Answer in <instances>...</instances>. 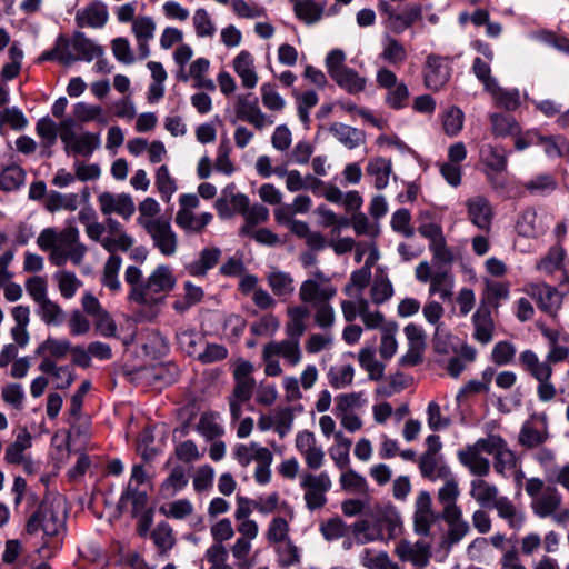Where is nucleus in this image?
I'll return each mask as SVG.
<instances>
[{
    "label": "nucleus",
    "instance_id": "f257e3e1",
    "mask_svg": "<svg viewBox=\"0 0 569 569\" xmlns=\"http://www.w3.org/2000/svg\"><path fill=\"white\" fill-rule=\"evenodd\" d=\"M124 280L130 287L128 299L146 308H153L164 301L176 286L171 267L160 264L143 279L142 271L136 266L127 267Z\"/></svg>",
    "mask_w": 569,
    "mask_h": 569
},
{
    "label": "nucleus",
    "instance_id": "f03ea898",
    "mask_svg": "<svg viewBox=\"0 0 569 569\" xmlns=\"http://www.w3.org/2000/svg\"><path fill=\"white\" fill-rule=\"evenodd\" d=\"M38 247L49 252V261L54 267H63L68 261L73 266L82 264L88 247L80 241V232L72 223L58 231L43 229L37 238Z\"/></svg>",
    "mask_w": 569,
    "mask_h": 569
},
{
    "label": "nucleus",
    "instance_id": "7ed1b4c3",
    "mask_svg": "<svg viewBox=\"0 0 569 569\" xmlns=\"http://www.w3.org/2000/svg\"><path fill=\"white\" fill-rule=\"evenodd\" d=\"M66 511L61 500L43 501L38 510L28 519L26 531L29 535L43 531L46 536L54 537L64 529Z\"/></svg>",
    "mask_w": 569,
    "mask_h": 569
},
{
    "label": "nucleus",
    "instance_id": "20e7f679",
    "mask_svg": "<svg viewBox=\"0 0 569 569\" xmlns=\"http://www.w3.org/2000/svg\"><path fill=\"white\" fill-rule=\"evenodd\" d=\"M76 121L66 118L59 123V137L64 146V151L74 156L90 157L101 144L100 134L93 132L74 131Z\"/></svg>",
    "mask_w": 569,
    "mask_h": 569
},
{
    "label": "nucleus",
    "instance_id": "39448f33",
    "mask_svg": "<svg viewBox=\"0 0 569 569\" xmlns=\"http://www.w3.org/2000/svg\"><path fill=\"white\" fill-rule=\"evenodd\" d=\"M59 61L68 64L78 60L91 61L103 53L101 46L94 43L82 32H76L71 40L59 39Z\"/></svg>",
    "mask_w": 569,
    "mask_h": 569
},
{
    "label": "nucleus",
    "instance_id": "423d86ee",
    "mask_svg": "<svg viewBox=\"0 0 569 569\" xmlns=\"http://www.w3.org/2000/svg\"><path fill=\"white\" fill-rule=\"evenodd\" d=\"M449 61L448 57H441L431 53L426 59L423 69L425 86L433 91H439L451 77V67L446 63Z\"/></svg>",
    "mask_w": 569,
    "mask_h": 569
},
{
    "label": "nucleus",
    "instance_id": "0eeeda50",
    "mask_svg": "<svg viewBox=\"0 0 569 569\" xmlns=\"http://www.w3.org/2000/svg\"><path fill=\"white\" fill-rule=\"evenodd\" d=\"M98 204L102 214L114 213L124 220H129L136 211L133 199L129 193L104 191L98 196Z\"/></svg>",
    "mask_w": 569,
    "mask_h": 569
},
{
    "label": "nucleus",
    "instance_id": "6e6552de",
    "mask_svg": "<svg viewBox=\"0 0 569 569\" xmlns=\"http://www.w3.org/2000/svg\"><path fill=\"white\" fill-rule=\"evenodd\" d=\"M152 240L153 247L166 257H171L178 249V236L172 230L170 221L162 220L144 230Z\"/></svg>",
    "mask_w": 569,
    "mask_h": 569
},
{
    "label": "nucleus",
    "instance_id": "1a4fd4ad",
    "mask_svg": "<svg viewBox=\"0 0 569 569\" xmlns=\"http://www.w3.org/2000/svg\"><path fill=\"white\" fill-rule=\"evenodd\" d=\"M156 29L157 24L149 16H139L132 21V33L137 41L140 59L149 57V41L154 37Z\"/></svg>",
    "mask_w": 569,
    "mask_h": 569
},
{
    "label": "nucleus",
    "instance_id": "9d476101",
    "mask_svg": "<svg viewBox=\"0 0 569 569\" xmlns=\"http://www.w3.org/2000/svg\"><path fill=\"white\" fill-rule=\"evenodd\" d=\"M237 116L243 121H248L257 129H262L266 126V114L258 106V98L248 93L238 97Z\"/></svg>",
    "mask_w": 569,
    "mask_h": 569
},
{
    "label": "nucleus",
    "instance_id": "9b49d317",
    "mask_svg": "<svg viewBox=\"0 0 569 569\" xmlns=\"http://www.w3.org/2000/svg\"><path fill=\"white\" fill-rule=\"evenodd\" d=\"M108 18L107 6L100 1H93L76 12V22L80 28H102L107 23Z\"/></svg>",
    "mask_w": 569,
    "mask_h": 569
},
{
    "label": "nucleus",
    "instance_id": "f8f14e48",
    "mask_svg": "<svg viewBox=\"0 0 569 569\" xmlns=\"http://www.w3.org/2000/svg\"><path fill=\"white\" fill-rule=\"evenodd\" d=\"M180 348L191 357H197L203 363L213 360L212 352L208 345L202 346L201 339L191 331H182L177 336Z\"/></svg>",
    "mask_w": 569,
    "mask_h": 569
},
{
    "label": "nucleus",
    "instance_id": "ddd939ff",
    "mask_svg": "<svg viewBox=\"0 0 569 569\" xmlns=\"http://www.w3.org/2000/svg\"><path fill=\"white\" fill-rule=\"evenodd\" d=\"M39 370L52 377L57 389H67L74 381L73 370L69 366H57L56 361L43 358L39 365Z\"/></svg>",
    "mask_w": 569,
    "mask_h": 569
},
{
    "label": "nucleus",
    "instance_id": "4468645a",
    "mask_svg": "<svg viewBox=\"0 0 569 569\" xmlns=\"http://www.w3.org/2000/svg\"><path fill=\"white\" fill-rule=\"evenodd\" d=\"M472 323L475 327L473 338L482 345H487L492 340L495 323L491 312L486 307H479L472 315Z\"/></svg>",
    "mask_w": 569,
    "mask_h": 569
},
{
    "label": "nucleus",
    "instance_id": "2eb2a0df",
    "mask_svg": "<svg viewBox=\"0 0 569 569\" xmlns=\"http://www.w3.org/2000/svg\"><path fill=\"white\" fill-rule=\"evenodd\" d=\"M250 206L248 196L238 192L231 194V199L218 198L216 199V210L221 219H230L236 213L246 214Z\"/></svg>",
    "mask_w": 569,
    "mask_h": 569
},
{
    "label": "nucleus",
    "instance_id": "dca6fc26",
    "mask_svg": "<svg viewBox=\"0 0 569 569\" xmlns=\"http://www.w3.org/2000/svg\"><path fill=\"white\" fill-rule=\"evenodd\" d=\"M32 437L27 428H21L13 442L7 446L4 460L9 465H18L23 458L28 457L26 450L31 448Z\"/></svg>",
    "mask_w": 569,
    "mask_h": 569
},
{
    "label": "nucleus",
    "instance_id": "f3484780",
    "mask_svg": "<svg viewBox=\"0 0 569 569\" xmlns=\"http://www.w3.org/2000/svg\"><path fill=\"white\" fill-rule=\"evenodd\" d=\"M233 69L241 78L242 86L252 89L257 86L258 76L253 68V57L247 51L242 50L233 60Z\"/></svg>",
    "mask_w": 569,
    "mask_h": 569
},
{
    "label": "nucleus",
    "instance_id": "a211bd4d",
    "mask_svg": "<svg viewBox=\"0 0 569 569\" xmlns=\"http://www.w3.org/2000/svg\"><path fill=\"white\" fill-rule=\"evenodd\" d=\"M467 206L470 221L479 229H489L492 219L489 201L483 197H478L469 200Z\"/></svg>",
    "mask_w": 569,
    "mask_h": 569
},
{
    "label": "nucleus",
    "instance_id": "6ab92c4d",
    "mask_svg": "<svg viewBox=\"0 0 569 569\" xmlns=\"http://www.w3.org/2000/svg\"><path fill=\"white\" fill-rule=\"evenodd\" d=\"M480 159L492 172L500 173L507 169L508 159L502 147L483 144L480 148Z\"/></svg>",
    "mask_w": 569,
    "mask_h": 569
},
{
    "label": "nucleus",
    "instance_id": "aec40b11",
    "mask_svg": "<svg viewBox=\"0 0 569 569\" xmlns=\"http://www.w3.org/2000/svg\"><path fill=\"white\" fill-rule=\"evenodd\" d=\"M339 88L348 92L349 94H357L365 90L367 80L360 77L359 73L350 68H343L338 76L331 78Z\"/></svg>",
    "mask_w": 569,
    "mask_h": 569
},
{
    "label": "nucleus",
    "instance_id": "412c9836",
    "mask_svg": "<svg viewBox=\"0 0 569 569\" xmlns=\"http://www.w3.org/2000/svg\"><path fill=\"white\" fill-rule=\"evenodd\" d=\"M71 348L69 340L49 337L38 347L37 353L54 361L64 359Z\"/></svg>",
    "mask_w": 569,
    "mask_h": 569
},
{
    "label": "nucleus",
    "instance_id": "4be33fe9",
    "mask_svg": "<svg viewBox=\"0 0 569 569\" xmlns=\"http://www.w3.org/2000/svg\"><path fill=\"white\" fill-rule=\"evenodd\" d=\"M160 211L161 207L156 199L151 197L143 199L138 206L139 216L137 221L139 226L146 230L162 220H167L159 216Z\"/></svg>",
    "mask_w": 569,
    "mask_h": 569
},
{
    "label": "nucleus",
    "instance_id": "5701e85b",
    "mask_svg": "<svg viewBox=\"0 0 569 569\" xmlns=\"http://www.w3.org/2000/svg\"><path fill=\"white\" fill-rule=\"evenodd\" d=\"M211 213L204 212L194 216L192 211L178 210L176 214V223L181 229L189 232H201L211 221Z\"/></svg>",
    "mask_w": 569,
    "mask_h": 569
},
{
    "label": "nucleus",
    "instance_id": "b1692460",
    "mask_svg": "<svg viewBox=\"0 0 569 569\" xmlns=\"http://www.w3.org/2000/svg\"><path fill=\"white\" fill-rule=\"evenodd\" d=\"M121 264L122 259L118 254H110L103 264L101 282L112 292H118L121 289V282L118 277Z\"/></svg>",
    "mask_w": 569,
    "mask_h": 569
},
{
    "label": "nucleus",
    "instance_id": "393cba45",
    "mask_svg": "<svg viewBox=\"0 0 569 569\" xmlns=\"http://www.w3.org/2000/svg\"><path fill=\"white\" fill-rule=\"evenodd\" d=\"M44 208L53 213L59 210L76 211L78 209V196L74 193L63 194L52 191L44 199Z\"/></svg>",
    "mask_w": 569,
    "mask_h": 569
},
{
    "label": "nucleus",
    "instance_id": "a878e982",
    "mask_svg": "<svg viewBox=\"0 0 569 569\" xmlns=\"http://www.w3.org/2000/svg\"><path fill=\"white\" fill-rule=\"evenodd\" d=\"M156 188L164 202H169L178 189L176 179L170 174L166 164L160 166L154 173Z\"/></svg>",
    "mask_w": 569,
    "mask_h": 569
},
{
    "label": "nucleus",
    "instance_id": "bb28decb",
    "mask_svg": "<svg viewBox=\"0 0 569 569\" xmlns=\"http://www.w3.org/2000/svg\"><path fill=\"white\" fill-rule=\"evenodd\" d=\"M492 133L496 137L516 136L520 132V126L512 116L492 113L490 116Z\"/></svg>",
    "mask_w": 569,
    "mask_h": 569
},
{
    "label": "nucleus",
    "instance_id": "cd10ccee",
    "mask_svg": "<svg viewBox=\"0 0 569 569\" xmlns=\"http://www.w3.org/2000/svg\"><path fill=\"white\" fill-rule=\"evenodd\" d=\"M421 18V4H412L408 7L402 13H397L395 21L390 23V29L397 34L402 33L406 29L413 26Z\"/></svg>",
    "mask_w": 569,
    "mask_h": 569
},
{
    "label": "nucleus",
    "instance_id": "c85d7f7f",
    "mask_svg": "<svg viewBox=\"0 0 569 569\" xmlns=\"http://www.w3.org/2000/svg\"><path fill=\"white\" fill-rule=\"evenodd\" d=\"M26 180V171L17 166L6 167L0 173V190L10 192L18 190Z\"/></svg>",
    "mask_w": 569,
    "mask_h": 569
},
{
    "label": "nucleus",
    "instance_id": "c756f323",
    "mask_svg": "<svg viewBox=\"0 0 569 569\" xmlns=\"http://www.w3.org/2000/svg\"><path fill=\"white\" fill-rule=\"evenodd\" d=\"M537 211L528 207L519 216L516 229L519 236L525 238H537L540 236L541 230L536 226Z\"/></svg>",
    "mask_w": 569,
    "mask_h": 569
},
{
    "label": "nucleus",
    "instance_id": "7c9ffc66",
    "mask_svg": "<svg viewBox=\"0 0 569 569\" xmlns=\"http://www.w3.org/2000/svg\"><path fill=\"white\" fill-rule=\"evenodd\" d=\"M398 330V325L395 321H390L385 323L382 327V336H381V343L379 348V352L381 358L385 360L391 359L398 348V342L396 339V332Z\"/></svg>",
    "mask_w": 569,
    "mask_h": 569
},
{
    "label": "nucleus",
    "instance_id": "2f4dec72",
    "mask_svg": "<svg viewBox=\"0 0 569 569\" xmlns=\"http://www.w3.org/2000/svg\"><path fill=\"white\" fill-rule=\"evenodd\" d=\"M336 445L329 449V455L339 469H345L349 465V450L351 440L345 438L342 432L335 433Z\"/></svg>",
    "mask_w": 569,
    "mask_h": 569
},
{
    "label": "nucleus",
    "instance_id": "473e14b6",
    "mask_svg": "<svg viewBox=\"0 0 569 569\" xmlns=\"http://www.w3.org/2000/svg\"><path fill=\"white\" fill-rule=\"evenodd\" d=\"M59 291L66 299L72 298L76 292L82 287V281L76 276L74 272L61 270L54 273Z\"/></svg>",
    "mask_w": 569,
    "mask_h": 569
},
{
    "label": "nucleus",
    "instance_id": "72a5a7b5",
    "mask_svg": "<svg viewBox=\"0 0 569 569\" xmlns=\"http://www.w3.org/2000/svg\"><path fill=\"white\" fill-rule=\"evenodd\" d=\"M558 187L556 178L550 173H541L525 183V189L531 194L547 196Z\"/></svg>",
    "mask_w": 569,
    "mask_h": 569
},
{
    "label": "nucleus",
    "instance_id": "f704fd0d",
    "mask_svg": "<svg viewBox=\"0 0 569 569\" xmlns=\"http://www.w3.org/2000/svg\"><path fill=\"white\" fill-rule=\"evenodd\" d=\"M296 17L307 24H312L320 20L323 13V7L316 3L315 0H302L293 6Z\"/></svg>",
    "mask_w": 569,
    "mask_h": 569
},
{
    "label": "nucleus",
    "instance_id": "c9c22d12",
    "mask_svg": "<svg viewBox=\"0 0 569 569\" xmlns=\"http://www.w3.org/2000/svg\"><path fill=\"white\" fill-rule=\"evenodd\" d=\"M120 502L122 505L130 503L131 505V513L133 517L142 516L146 513H150L147 510L148 505V496L146 492L132 489L129 485L128 489L122 493L120 498Z\"/></svg>",
    "mask_w": 569,
    "mask_h": 569
},
{
    "label": "nucleus",
    "instance_id": "e433bc0d",
    "mask_svg": "<svg viewBox=\"0 0 569 569\" xmlns=\"http://www.w3.org/2000/svg\"><path fill=\"white\" fill-rule=\"evenodd\" d=\"M548 158H562L569 153V140L562 136H545L541 142Z\"/></svg>",
    "mask_w": 569,
    "mask_h": 569
},
{
    "label": "nucleus",
    "instance_id": "4c0bfd02",
    "mask_svg": "<svg viewBox=\"0 0 569 569\" xmlns=\"http://www.w3.org/2000/svg\"><path fill=\"white\" fill-rule=\"evenodd\" d=\"M133 242V238L128 233L106 234L103 240H100L101 247L110 254H117V251L127 252Z\"/></svg>",
    "mask_w": 569,
    "mask_h": 569
},
{
    "label": "nucleus",
    "instance_id": "58836bf2",
    "mask_svg": "<svg viewBox=\"0 0 569 569\" xmlns=\"http://www.w3.org/2000/svg\"><path fill=\"white\" fill-rule=\"evenodd\" d=\"M210 61L204 58L194 60L189 68V76L193 80V86L199 89L212 88V82L206 74L209 72Z\"/></svg>",
    "mask_w": 569,
    "mask_h": 569
},
{
    "label": "nucleus",
    "instance_id": "ea45409f",
    "mask_svg": "<svg viewBox=\"0 0 569 569\" xmlns=\"http://www.w3.org/2000/svg\"><path fill=\"white\" fill-rule=\"evenodd\" d=\"M470 495L483 507L493 502L498 495V489L493 485L487 483L485 480L477 479L471 481Z\"/></svg>",
    "mask_w": 569,
    "mask_h": 569
},
{
    "label": "nucleus",
    "instance_id": "a19ab883",
    "mask_svg": "<svg viewBox=\"0 0 569 569\" xmlns=\"http://www.w3.org/2000/svg\"><path fill=\"white\" fill-rule=\"evenodd\" d=\"M188 483V479L182 467H174L169 477L163 481L160 491L163 497H172Z\"/></svg>",
    "mask_w": 569,
    "mask_h": 569
},
{
    "label": "nucleus",
    "instance_id": "79ce46f5",
    "mask_svg": "<svg viewBox=\"0 0 569 569\" xmlns=\"http://www.w3.org/2000/svg\"><path fill=\"white\" fill-rule=\"evenodd\" d=\"M184 295L182 298H178L173 302V309L178 312H183L191 306L198 303L202 297L203 291L200 287L192 284L191 282H186L183 284Z\"/></svg>",
    "mask_w": 569,
    "mask_h": 569
},
{
    "label": "nucleus",
    "instance_id": "37998d69",
    "mask_svg": "<svg viewBox=\"0 0 569 569\" xmlns=\"http://www.w3.org/2000/svg\"><path fill=\"white\" fill-rule=\"evenodd\" d=\"M370 292L372 301L381 305L393 296V286L386 274H377Z\"/></svg>",
    "mask_w": 569,
    "mask_h": 569
},
{
    "label": "nucleus",
    "instance_id": "c03bdc74",
    "mask_svg": "<svg viewBox=\"0 0 569 569\" xmlns=\"http://www.w3.org/2000/svg\"><path fill=\"white\" fill-rule=\"evenodd\" d=\"M465 114L459 107L452 106L443 118V131L449 137H456L462 129Z\"/></svg>",
    "mask_w": 569,
    "mask_h": 569
},
{
    "label": "nucleus",
    "instance_id": "a18cd8bd",
    "mask_svg": "<svg viewBox=\"0 0 569 569\" xmlns=\"http://www.w3.org/2000/svg\"><path fill=\"white\" fill-rule=\"evenodd\" d=\"M37 134L41 138L43 147L50 148L57 141L59 126L49 117L41 118L36 124Z\"/></svg>",
    "mask_w": 569,
    "mask_h": 569
},
{
    "label": "nucleus",
    "instance_id": "49530a36",
    "mask_svg": "<svg viewBox=\"0 0 569 569\" xmlns=\"http://www.w3.org/2000/svg\"><path fill=\"white\" fill-rule=\"evenodd\" d=\"M300 486L306 491L327 492L331 489V480L326 471L318 476L307 473L302 477Z\"/></svg>",
    "mask_w": 569,
    "mask_h": 569
},
{
    "label": "nucleus",
    "instance_id": "de8ad7c7",
    "mask_svg": "<svg viewBox=\"0 0 569 569\" xmlns=\"http://www.w3.org/2000/svg\"><path fill=\"white\" fill-rule=\"evenodd\" d=\"M268 283L272 292L278 297L290 295L293 291L292 278L289 273L282 271L270 273Z\"/></svg>",
    "mask_w": 569,
    "mask_h": 569
},
{
    "label": "nucleus",
    "instance_id": "09e8293b",
    "mask_svg": "<svg viewBox=\"0 0 569 569\" xmlns=\"http://www.w3.org/2000/svg\"><path fill=\"white\" fill-rule=\"evenodd\" d=\"M39 306L41 318L47 325H59L62 322L64 312L58 303L47 298Z\"/></svg>",
    "mask_w": 569,
    "mask_h": 569
},
{
    "label": "nucleus",
    "instance_id": "8fccbe9b",
    "mask_svg": "<svg viewBox=\"0 0 569 569\" xmlns=\"http://www.w3.org/2000/svg\"><path fill=\"white\" fill-rule=\"evenodd\" d=\"M274 84L263 83L260 88L263 106L272 111H280L284 108V99L276 91Z\"/></svg>",
    "mask_w": 569,
    "mask_h": 569
},
{
    "label": "nucleus",
    "instance_id": "3c124183",
    "mask_svg": "<svg viewBox=\"0 0 569 569\" xmlns=\"http://www.w3.org/2000/svg\"><path fill=\"white\" fill-rule=\"evenodd\" d=\"M411 214L406 208L396 210L391 217V228L396 232L402 233L405 237L410 238L413 234V229L410 227Z\"/></svg>",
    "mask_w": 569,
    "mask_h": 569
},
{
    "label": "nucleus",
    "instance_id": "603ef678",
    "mask_svg": "<svg viewBox=\"0 0 569 569\" xmlns=\"http://www.w3.org/2000/svg\"><path fill=\"white\" fill-rule=\"evenodd\" d=\"M408 99V87L403 82H401L398 83L392 89L388 90L385 101L390 108L395 110H401L407 106Z\"/></svg>",
    "mask_w": 569,
    "mask_h": 569
},
{
    "label": "nucleus",
    "instance_id": "864d4df0",
    "mask_svg": "<svg viewBox=\"0 0 569 569\" xmlns=\"http://www.w3.org/2000/svg\"><path fill=\"white\" fill-rule=\"evenodd\" d=\"M151 537L161 551L171 549L174 543L172 529L168 523H159L152 531Z\"/></svg>",
    "mask_w": 569,
    "mask_h": 569
},
{
    "label": "nucleus",
    "instance_id": "5fc2aeb1",
    "mask_svg": "<svg viewBox=\"0 0 569 569\" xmlns=\"http://www.w3.org/2000/svg\"><path fill=\"white\" fill-rule=\"evenodd\" d=\"M516 355L515 346L509 341H499L495 345L491 359L498 366H506L510 363Z\"/></svg>",
    "mask_w": 569,
    "mask_h": 569
},
{
    "label": "nucleus",
    "instance_id": "6e6d98bb",
    "mask_svg": "<svg viewBox=\"0 0 569 569\" xmlns=\"http://www.w3.org/2000/svg\"><path fill=\"white\" fill-rule=\"evenodd\" d=\"M547 439V436L542 435L539 430L531 427L526 422L520 430L519 443L528 449L536 448L542 445Z\"/></svg>",
    "mask_w": 569,
    "mask_h": 569
},
{
    "label": "nucleus",
    "instance_id": "4d7b16f0",
    "mask_svg": "<svg viewBox=\"0 0 569 569\" xmlns=\"http://www.w3.org/2000/svg\"><path fill=\"white\" fill-rule=\"evenodd\" d=\"M289 525L282 517H276L271 520L267 531V539L270 543L282 542L287 539Z\"/></svg>",
    "mask_w": 569,
    "mask_h": 569
},
{
    "label": "nucleus",
    "instance_id": "13d9d810",
    "mask_svg": "<svg viewBox=\"0 0 569 569\" xmlns=\"http://www.w3.org/2000/svg\"><path fill=\"white\" fill-rule=\"evenodd\" d=\"M469 531V525L462 520L457 523L449 525L447 536L441 541V548L450 550L451 546L457 545Z\"/></svg>",
    "mask_w": 569,
    "mask_h": 569
},
{
    "label": "nucleus",
    "instance_id": "bf43d9fd",
    "mask_svg": "<svg viewBox=\"0 0 569 569\" xmlns=\"http://www.w3.org/2000/svg\"><path fill=\"white\" fill-rule=\"evenodd\" d=\"M565 251L561 247H552L548 254L541 259L539 268L548 273L559 270L563 266Z\"/></svg>",
    "mask_w": 569,
    "mask_h": 569
},
{
    "label": "nucleus",
    "instance_id": "052dcab7",
    "mask_svg": "<svg viewBox=\"0 0 569 569\" xmlns=\"http://www.w3.org/2000/svg\"><path fill=\"white\" fill-rule=\"evenodd\" d=\"M557 299L558 292L553 287L546 284L537 288V305L541 311L551 313Z\"/></svg>",
    "mask_w": 569,
    "mask_h": 569
},
{
    "label": "nucleus",
    "instance_id": "680f3d73",
    "mask_svg": "<svg viewBox=\"0 0 569 569\" xmlns=\"http://www.w3.org/2000/svg\"><path fill=\"white\" fill-rule=\"evenodd\" d=\"M213 264V251L204 249L197 261L189 263L186 268L191 276H204Z\"/></svg>",
    "mask_w": 569,
    "mask_h": 569
},
{
    "label": "nucleus",
    "instance_id": "e2e57ef3",
    "mask_svg": "<svg viewBox=\"0 0 569 569\" xmlns=\"http://www.w3.org/2000/svg\"><path fill=\"white\" fill-rule=\"evenodd\" d=\"M326 540L339 539L346 535L347 526L340 517L330 518L320 528Z\"/></svg>",
    "mask_w": 569,
    "mask_h": 569
},
{
    "label": "nucleus",
    "instance_id": "0e129e2a",
    "mask_svg": "<svg viewBox=\"0 0 569 569\" xmlns=\"http://www.w3.org/2000/svg\"><path fill=\"white\" fill-rule=\"evenodd\" d=\"M111 49L117 58L122 63L131 64L134 61V57L130 47V42L127 38H116L111 42Z\"/></svg>",
    "mask_w": 569,
    "mask_h": 569
},
{
    "label": "nucleus",
    "instance_id": "69168bd1",
    "mask_svg": "<svg viewBox=\"0 0 569 569\" xmlns=\"http://www.w3.org/2000/svg\"><path fill=\"white\" fill-rule=\"evenodd\" d=\"M428 426L432 431H439L450 425V419L441 416L440 406L431 401L427 408Z\"/></svg>",
    "mask_w": 569,
    "mask_h": 569
},
{
    "label": "nucleus",
    "instance_id": "338daca9",
    "mask_svg": "<svg viewBox=\"0 0 569 569\" xmlns=\"http://www.w3.org/2000/svg\"><path fill=\"white\" fill-rule=\"evenodd\" d=\"M382 58L389 63L396 64L406 60L407 52L405 47L397 39L390 38L383 49Z\"/></svg>",
    "mask_w": 569,
    "mask_h": 569
},
{
    "label": "nucleus",
    "instance_id": "774afa93",
    "mask_svg": "<svg viewBox=\"0 0 569 569\" xmlns=\"http://www.w3.org/2000/svg\"><path fill=\"white\" fill-rule=\"evenodd\" d=\"M1 398L6 403L12 406L13 408H21L24 399V393L21 385L9 383L4 386L1 389Z\"/></svg>",
    "mask_w": 569,
    "mask_h": 569
}]
</instances>
